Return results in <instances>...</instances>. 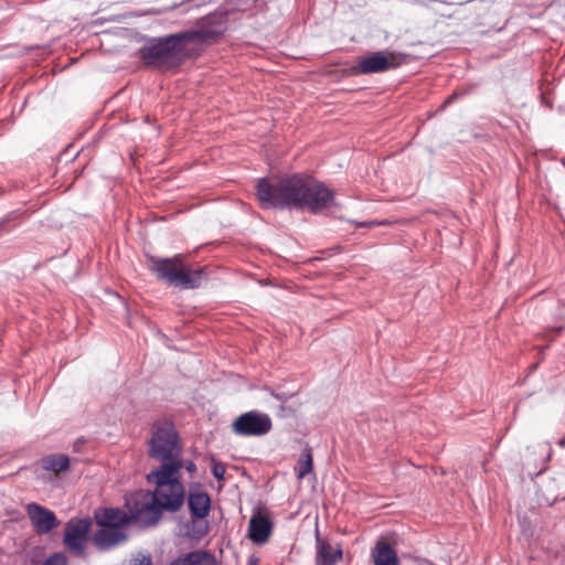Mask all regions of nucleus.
I'll return each instance as SVG.
<instances>
[{
  "label": "nucleus",
  "mask_w": 565,
  "mask_h": 565,
  "mask_svg": "<svg viewBox=\"0 0 565 565\" xmlns=\"http://www.w3.org/2000/svg\"><path fill=\"white\" fill-rule=\"evenodd\" d=\"M248 565H258V558L255 556H250L248 558Z\"/></svg>",
  "instance_id": "25"
},
{
  "label": "nucleus",
  "mask_w": 565,
  "mask_h": 565,
  "mask_svg": "<svg viewBox=\"0 0 565 565\" xmlns=\"http://www.w3.org/2000/svg\"><path fill=\"white\" fill-rule=\"evenodd\" d=\"M182 454L183 447L174 425L170 422L154 423L148 443V456L160 465H171Z\"/></svg>",
  "instance_id": "5"
},
{
  "label": "nucleus",
  "mask_w": 565,
  "mask_h": 565,
  "mask_svg": "<svg viewBox=\"0 0 565 565\" xmlns=\"http://www.w3.org/2000/svg\"><path fill=\"white\" fill-rule=\"evenodd\" d=\"M274 523L267 514L254 511L248 523V539L256 545H263L270 539Z\"/></svg>",
  "instance_id": "11"
},
{
  "label": "nucleus",
  "mask_w": 565,
  "mask_h": 565,
  "mask_svg": "<svg viewBox=\"0 0 565 565\" xmlns=\"http://www.w3.org/2000/svg\"><path fill=\"white\" fill-rule=\"evenodd\" d=\"M149 269L161 280L183 289L198 288L202 279V270H191L182 264L181 256L171 258L148 257Z\"/></svg>",
  "instance_id": "4"
},
{
  "label": "nucleus",
  "mask_w": 565,
  "mask_h": 565,
  "mask_svg": "<svg viewBox=\"0 0 565 565\" xmlns=\"http://www.w3.org/2000/svg\"><path fill=\"white\" fill-rule=\"evenodd\" d=\"M126 540L124 529L117 526H100L93 536L94 544L99 551H108Z\"/></svg>",
  "instance_id": "12"
},
{
  "label": "nucleus",
  "mask_w": 565,
  "mask_h": 565,
  "mask_svg": "<svg viewBox=\"0 0 565 565\" xmlns=\"http://www.w3.org/2000/svg\"><path fill=\"white\" fill-rule=\"evenodd\" d=\"M172 467L177 468V476L181 478V470L185 469L190 473H194L196 471V465L192 460H185L183 458V454L179 455L178 458L171 462Z\"/></svg>",
  "instance_id": "21"
},
{
  "label": "nucleus",
  "mask_w": 565,
  "mask_h": 565,
  "mask_svg": "<svg viewBox=\"0 0 565 565\" xmlns=\"http://www.w3.org/2000/svg\"><path fill=\"white\" fill-rule=\"evenodd\" d=\"M312 466L311 451L310 449H305L295 468L297 477L299 479L305 478L309 472H311Z\"/></svg>",
  "instance_id": "20"
},
{
  "label": "nucleus",
  "mask_w": 565,
  "mask_h": 565,
  "mask_svg": "<svg viewBox=\"0 0 565 565\" xmlns=\"http://www.w3.org/2000/svg\"><path fill=\"white\" fill-rule=\"evenodd\" d=\"M212 473L216 479L223 480L225 475V466L221 462L213 461Z\"/></svg>",
  "instance_id": "23"
},
{
  "label": "nucleus",
  "mask_w": 565,
  "mask_h": 565,
  "mask_svg": "<svg viewBox=\"0 0 565 565\" xmlns=\"http://www.w3.org/2000/svg\"><path fill=\"white\" fill-rule=\"evenodd\" d=\"M146 65L162 72L178 68L186 58L195 57L183 32L152 39L140 49Z\"/></svg>",
  "instance_id": "3"
},
{
  "label": "nucleus",
  "mask_w": 565,
  "mask_h": 565,
  "mask_svg": "<svg viewBox=\"0 0 565 565\" xmlns=\"http://www.w3.org/2000/svg\"><path fill=\"white\" fill-rule=\"evenodd\" d=\"M70 459L65 455H52L42 459V467L45 470L61 472L68 468Z\"/></svg>",
  "instance_id": "19"
},
{
  "label": "nucleus",
  "mask_w": 565,
  "mask_h": 565,
  "mask_svg": "<svg viewBox=\"0 0 565 565\" xmlns=\"http://www.w3.org/2000/svg\"><path fill=\"white\" fill-rule=\"evenodd\" d=\"M130 565H152L150 555H142L141 557L131 561Z\"/></svg>",
  "instance_id": "24"
},
{
  "label": "nucleus",
  "mask_w": 565,
  "mask_h": 565,
  "mask_svg": "<svg viewBox=\"0 0 565 565\" xmlns=\"http://www.w3.org/2000/svg\"><path fill=\"white\" fill-rule=\"evenodd\" d=\"M273 423L268 414L250 411L239 415L232 424L233 433L238 436H264L271 430Z\"/></svg>",
  "instance_id": "9"
},
{
  "label": "nucleus",
  "mask_w": 565,
  "mask_h": 565,
  "mask_svg": "<svg viewBox=\"0 0 565 565\" xmlns=\"http://www.w3.org/2000/svg\"><path fill=\"white\" fill-rule=\"evenodd\" d=\"M169 565H217V563L211 553L193 551L175 557Z\"/></svg>",
  "instance_id": "16"
},
{
  "label": "nucleus",
  "mask_w": 565,
  "mask_h": 565,
  "mask_svg": "<svg viewBox=\"0 0 565 565\" xmlns=\"http://www.w3.org/2000/svg\"><path fill=\"white\" fill-rule=\"evenodd\" d=\"M257 199L264 209H303L318 212L328 206L333 192L323 183L294 174L275 184L267 179L257 183Z\"/></svg>",
  "instance_id": "2"
},
{
  "label": "nucleus",
  "mask_w": 565,
  "mask_h": 565,
  "mask_svg": "<svg viewBox=\"0 0 565 565\" xmlns=\"http://www.w3.org/2000/svg\"><path fill=\"white\" fill-rule=\"evenodd\" d=\"M401 64V58L390 51H377L361 56L351 67L354 75H369L384 73L396 68Z\"/></svg>",
  "instance_id": "8"
},
{
  "label": "nucleus",
  "mask_w": 565,
  "mask_h": 565,
  "mask_svg": "<svg viewBox=\"0 0 565 565\" xmlns=\"http://www.w3.org/2000/svg\"><path fill=\"white\" fill-rule=\"evenodd\" d=\"M96 521L100 526H117L124 529L130 520L134 521L131 515L129 516L126 512L119 509H104L103 511L95 514Z\"/></svg>",
  "instance_id": "13"
},
{
  "label": "nucleus",
  "mask_w": 565,
  "mask_h": 565,
  "mask_svg": "<svg viewBox=\"0 0 565 565\" xmlns=\"http://www.w3.org/2000/svg\"><path fill=\"white\" fill-rule=\"evenodd\" d=\"M374 222H365V223H359V226H373Z\"/></svg>",
  "instance_id": "26"
},
{
  "label": "nucleus",
  "mask_w": 565,
  "mask_h": 565,
  "mask_svg": "<svg viewBox=\"0 0 565 565\" xmlns=\"http://www.w3.org/2000/svg\"><path fill=\"white\" fill-rule=\"evenodd\" d=\"M342 550L317 540L316 565H335L342 558Z\"/></svg>",
  "instance_id": "17"
},
{
  "label": "nucleus",
  "mask_w": 565,
  "mask_h": 565,
  "mask_svg": "<svg viewBox=\"0 0 565 565\" xmlns=\"http://www.w3.org/2000/svg\"><path fill=\"white\" fill-rule=\"evenodd\" d=\"M42 565H67V559L62 553H54L49 556Z\"/></svg>",
  "instance_id": "22"
},
{
  "label": "nucleus",
  "mask_w": 565,
  "mask_h": 565,
  "mask_svg": "<svg viewBox=\"0 0 565 565\" xmlns=\"http://www.w3.org/2000/svg\"><path fill=\"white\" fill-rule=\"evenodd\" d=\"M92 525L90 518H72L65 524L63 543L73 556L85 555Z\"/></svg>",
  "instance_id": "7"
},
{
  "label": "nucleus",
  "mask_w": 565,
  "mask_h": 565,
  "mask_svg": "<svg viewBox=\"0 0 565 565\" xmlns=\"http://www.w3.org/2000/svg\"><path fill=\"white\" fill-rule=\"evenodd\" d=\"M25 511L35 532L40 535L49 534L60 525L55 513L39 503H28Z\"/></svg>",
  "instance_id": "10"
},
{
  "label": "nucleus",
  "mask_w": 565,
  "mask_h": 565,
  "mask_svg": "<svg viewBox=\"0 0 565 565\" xmlns=\"http://www.w3.org/2000/svg\"><path fill=\"white\" fill-rule=\"evenodd\" d=\"M558 445L563 448H565V437L559 439Z\"/></svg>",
  "instance_id": "27"
},
{
  "label": "nucleus",
  "mask_w": 565,
  "mask_h": 565,
  "mask_svg": "<svg viewBox=\"0 0 565 565\" xmlns=\"http://www.w3.org/2000/svg\"><path fill=\"white\" fill-rule=\"evenodd\" d=\"M153 490H140L127 500L134 522L140 526L156 525L163 512H178L185 501V488L177 476V468L159 465L147 475Z\"/></svg>",
  "instance_id": "1"
},
{
  "label": "nucleus",
  "mask_w": 565,
  "mask_h": 565,
  "mask_svg": "<svg viewBox=\"0 0 565 565\" xmlns=\"http://www.w3.org/2000/svg\"><path fill=\"white\" fill-rule=\"evenodd\" d=\"M188 507L191 516L206 518L211 510V498L205 491H191L188 497Z\"/></svg>",
  "instance_id": "14"
},
{
  "label": "nucleus",
  "mask_w": 565,
  "mask_h": 565,
  "mask_svg": "<svg viewBox=\"0 0 565 565\" xmlns=\"http://www.w3.org/2000/svg\"><path fill=\"white\" fill-rule=\"evenodd\" d=\"M374 565H399L396 551L385 542H377L371 551Z\"/></svg>",
  "instance_id": "15"
},
{
  "label": "nucleus",
  "mask_w": 565,
  "mask_h": 565,
  "mask_svg": "<svg viewBox=\"0 0 565 565\" xmlns=\"http://www.w3.org/2000/svg\"><path fill=\"white\" fill-rule=\"evenodd\" d=\"M209 532V523L205 518L191 516L184 524L182 535L191 540H200Z\"/></svg>",
  "instance_id": "18"
},
{
  "label": "nucleus",
  "mask_w": 565,
  "mask_h": 565,
  "mask_svg": "<svg viewBox=\"0 0 565 565\" xmlns=\"http://www.w3.org/2000/svg\"><path fill=\"white\" fill-rule=\"evenodd\" d=\"M227 30V18L224 13H211L200 19L194 29L183 31L184 38L194 56L200 54L203 44L216 43Z\"/></svg>",
  "instance_id": "6"
}]
</instances>
